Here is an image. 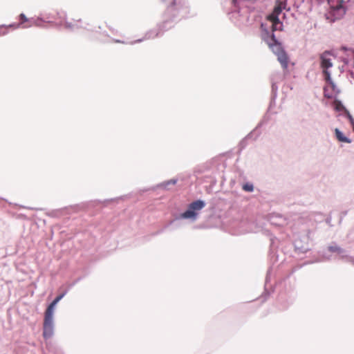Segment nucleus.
<instances>
[{
	"mask_svg": "<svg viewBox=\"0 0 354 354\" xmlns=\"http://www.w3.org/2000/svg\"><path fill=\"white\" fill-rule=\"evenodd\" d=\"M19 19H20V23L19 24H12V25H10L9 26L10 27H12V28H28V27H30L32 26V24H29V25H23L24 23L26 22H28L29 20L26 17V15L24 14H21L19 15Z\"/></svg>",
	"mask_w": 354,
	"mask_h": 354,
	"instance_id": "0eeeda50",
	"label": "nucleus"
},
{
	"mask_svg": "<svg viewBox=\"0 0 354 354\" xmlns=\"http://www.w3.org/2000/svg\"><path fill=\"white\" fill-rule=\"evenodd\" d=\"M64 296V293L57 296L52 302L51 304L47 307L46 311H45V313L46 314H48V315H53V312H54V309H55V306L57 305V304L63 298V297Z\"/></svg>",
	"mask_w": 354,
	"mask_h": 354,
	"instance_id": "39448f33",
	"label": "nucleus"
},
{
	"mask_svg": "<svg viewBox=\"0 0 354 354\" xmlns=\"http://www.w3.org/2000/svg\"><path fill=\"white\" fill-rule=\"evenodd\" d=\"M348 118H349L352 124H353V118H352V116L350 114H348Z\"/></svg>",
	"mask_w": 354,
	"mask_h": 354,
	"instance_id": "2eb2a0df",
	"label": "nucleus"
},
{
	"mask_svg": "<svg viewBox=\"0 0 354 354\" xmlns=\"http://www.w3.org/2000/svg\"><path fill=\"white\" fill-rule=\"evenodd\" d=\"M266 41L267 44L269 46V47L271 48H272L275 46L279 45V43L273 33L266 40Z\"/></svg>",
	"mask_w": 354,
	"mask_h": 354,
	"instance_id": "f8f14e48",
	"label": "nucleus"
},
{
	"mask_svg": "<svg viewBox=\"0 0 354 354\" xmlns=\"http://www.w3.org/2000/svg\"><path fill=\"white\" fill-rule=\"evenodd\" d=\"M328 250L330 252H336V253H338V254H340L342 250V249L337 246V245H330L328 247Z\"/></svg>",
	"mask_w": 354,
	"mask_h": 354,
	"instance_id": "ddd939ff",
	"label": "nucleus"
},
{
	"mask_svg": "<svg viewBox=\"0 0 354 354\" xmlns=\"http://www.w3.org/2000/svg\"><path fill=\"white\" fill-rule=\"evenodd\" d=\"M333 54L328 51H325L320 55L321 67L323 69V73L325 75V80L327 82H330V73L328 69L333 66V61L335 59Z\"/></svg>",
	"mask_w": 354,
	"mask_h": 354,
	"instance_id": "7ed1b4c3",
	"label": "nucleus"
},
{
	"mask_svg": "<svg viewBox=\"0 0 354 354\" xmlns=\"http://www.w3.org/2000/svg\"><path fill=\"white\" fill-rule=\"evenodd\" d=\"M197 216V213L194 212L189 207L187 210L183 212L181 215V217L183 218H192L196 219Z\"/></svg>",
	"mask_w": 354,
	"mask_h": 354,
	"instance_id": "9d476101",
	"label": "nucleus"
},
{
	"mask_svg": "<svg viewBox=\"0 0 354 354\" xmlns=\"http://www.w3.org/2000/svg\"><path fill=\"white\" fill-rule=\"evenodd\" d=\"M243 189L246 192H252L254 189V187L252 184L246 183L243 185Z\"/></svg>",
	"mask_w": 354,
	"mask_h": 354,
	"instance_id": "4468645a",
	"label": "nucleus"
},
{
	"mask_svg": "<svg viewBox=\"0 0 354 354\" xmlns=\"http://www.w3.org/2000/svg\"><path fill=\"white\" fill-rule=\"evenodd\" d=\"M189 206L196 212V211H199L205 207V203L201 200H198L190 203Z\"/></svg>",
	"mask_w": 354,
	"mask_h": 354,
	"instance_id": "1a4fd4ad",
	"label": "nucleus"
},
{
	"mask_svg": "<svg viewBox=\"0 0 354 354\" xmlns=\"http://www.w3.org/2000/svg\"><path fill=\"white\" fill-rule=\"evenodd\" d=\"M64 296V293L57 296L52 302L51 304L47 307L46 311H45V313L46 314H48V315H53V312H54V309H55V306L57 305V304L63 298V297Z\"/></svg>",
	"mask_w": 354,
	"mask_h": 354,
	"instance_id": "423d86ee",
	"label": "nucleus"
},
{
	"mask_svg": "<svg viewBox=\"0 0 354 354\" xmlns=\"http://www.w3.org/2000/svg\"><path fill=\"white\" fill-rule=\"evenodd\" d=\"M53 333V315L44 313V338H49Z\"/></svg>",
	"mask_w": 354,
	"mask_h": 354,
	"instance_id": "20e7f679",
	"label": "nucleus"
},
{
	"mask_svg": "<svg viewBox=\"0 0 354 354\" xmlns=\"http://www.w3.org/2000/svg\"><path fill=\"white\" fill-rule=\"evenodd\" d=\"M278 61L281 64L283 68H286L288 67V57L286 54L285 52L281 51L278 54Z\"/></svg>",
	"mask_w": 354,
	"mask_h": 354,
	"instance_id": "6e6552de",
	"label": "nucleus"
},
{
	"mask_svg": "<svg viewBox=\"0 0 354 354\" xmlns=\"http://www.w3.org/2000/svg\"><path fill=\"white\" fill-rule=\"evenodd\" d=\"M335 133L336 138L339 141L343 142H346V143L351 142V140L348 138H347L346 136H344L343 135V133L338 129H335Z\"/></svg>",
	"mask_w": 354,
	"mask_h": 354,
	"instance_id": "9b49d317",
	"label": "nucleus"
},
{
	"mask_svg": "<svg viewBox=\"0 0 354 354\" xmlns=\"http://www.w3.org/2000/svg\"><path fill=\"white\" fill-rule=\"evenodd\" d=\"M50 15H51V18L53 21L51 22H54L60 26H64L66 28L68 29H75V28H83L82 24L81 19H73V22L68 21L66 20V14L64 11H57L53 10Z\"/></svg>",
	"mask_w": 354,
	"mask_h": 354,
	"instance_id": "f257e3e1",
	"label": "nucleus"
},
{
	"mask_svg": "<svg viewBox=\"0 0 354 354\" xmlns=\"http://www.w3.org/2000/svg\"><path fill=\"white\" fill-rule=\"evenodd\" d=\"M287 7V0H277L273 10V12L268 16V19L272 23V31L281 30V22L279 19V15Z\"/></svg>",
	"mask_w": 354,
	"mask_h": 354,
	"instance_id": "f03ea898",
	"label": "nucleus"
}]
</instances>
